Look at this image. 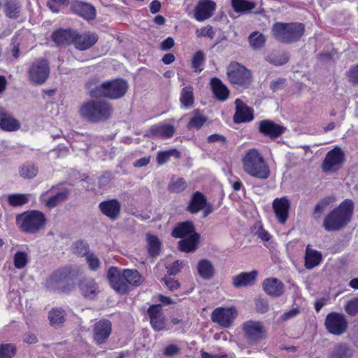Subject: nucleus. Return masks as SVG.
<instances>
[{"instance_id": "34", "label": "nucleus", "mask_w": 358, "mask_h": 358, "mask_svg": "<svg viewBox=\"0 0 358 358\" xmlns=\"http://www.w3.org/2000/svg\"><path fill=\"white\" fill-rule=\"evenodd\" d=\"M176 132L174 126L170 124H163L161 125H153L150 128L152 136L162 138H171Z\"/></svg>"}, {"instance_id": "15", "label": "nucleus", "mask_w": 358, "mask_h": 358, "mask_svg": "<svg viewBox=\"0 0 358 358\" xmlns=\"http://www.w3.org/2000/svg\"><path fill=\"white\" fill-rule=\"evenodd\" d=\"M286 129L283 125L277 124L271 120H264L258 123L259 132L271 139L280 137L285 132Z\"/></svg>"}, {"instance_id": "50", "label": "nucleus", "mask_w": 358, "mask_h": 358, "mask_svg": "<svg viewBox=\"0 0 358 358\" xmlns=\"http://www.w3.org/2000/svg\"><path fill=\"white\" fill-rule=\"evenodd\" d=\"M176 154V157H180V152L176 149H172L167 151H161L157 153V162L159 165L166 163L170 157Z\"/></svg>"}, {"instance_id": "54", "label": "nucleus", "mask_w": 358, "mask_h": 358, "mask_svg": "<svg viewBox=\"0 0 358 358\" xmlns=\"http://www.w3.org/2000/svg\"><path fill=\"white\" fill-rule=\"evenodd\" d=\"M289 56L288 53H282L278 55L268 56L266 60L275 66H281L288 62Z\"/></svg>"}, {"instance_id": "58", "label": "nucleus", "mask_w": 358, "mask_h": 358, "mask_svg": "<svg viewBox=\"0 0 358 358\" xmlns=\"http://www.w3.org/2000/svg\"><path fill=\"white\" fill-rule=\"evenodd\" d=\"M182 268V262L177 260L166 266L169 275H176L180 272Z\"/></svg>"}, {"instance_id": "43", "label": "nucleus", "mask_w": 358, "mask_h": 358, "mask_svg": "<svg viewBox=\"0 0 358 358\" xmlns=\"http://www.w3.org/2000/svg\"><path fill=\"white\" fill-rule=\"evenodd\" d=\"M231 6L236 13H248L255 8V3L248 0H231Z\"/></svg>"}, {"instance_id": "59", "label": "nucleus", "mask_w": 358, "mask_h": 358, "mask_svg": "<svg viewBox=\"0 0 358 358\" xmlns=\"http://www.w3.org/2000/svg\"><path fill=\"white\" fill-rule=\"evenodd\" d=\"M197 37H208L213 39L215 36V31L211 26H207L206 27L197 29L196 31Z\"/></svg>"}, {"instance_id": "61", "label": "nucleus", "mask_w": 358, "mask_h": 358, "mask_svg": "<svg viewBox=\"0 0 358 358\" xmlns=\"http://www.w3.org/2000/svg\"><path fill=\"white\" fill-rule=\"evenodd\" d=\"M347 75L350 83L358 85V64L352 66Z\"/></svg>"}, {"instance_id": "36", "label": "nucleus", "mask_w": 358, "mask_h": 358, "mask_svg": "<svg viewBox=\"0 0 358 358\" xmlns=\"http://www.w3.org/2000/svg\"><path fill=\"white\" fill-rule=\"evenodd\" d=\"M197 271L201 278L204 280H210L215 275V268L208 259H201L198 262Z\"/></svg>"}, {"instance_id": "64", "label": "nucleus", "mask_w": 358, "mask_h": 358, "mask_svg": "<svg viewBox=\"0 0 358 358\" xmlns=\"http://www.w3.org/2000/svg\"><path fill=\"white\" fill-rule=\"evenodd\" d=\"M285 82L286 80L285 78H278L271 83L270 88L273 92H276L283 87Z\"/></svg>"}, {"instance_id": "44", "label": "nucleus", "mask_w": 358, "mask_h": 358, "mask_svg": "<svg viewBox=\"0 0 358 358\" xmlns=\"http://www.w3.org/2000/svg\"><path fill=\"white\" fill-rule=\"evenodd\" d=\"M70 193L71 191L69 189H63L55 196L49 198L46 202V206L50 208L56 207L59 203L65 201L68 199Z\"/></svg>"}, {"instance_id": "31", "label": "nucleus", "mask_w": 358, "mask_h": 358, "mask_svg": "<svg viewBox=\"0 0 358 358\" xmlns=\"http://www.w3.org/2000/svg\"><path fill=\"white\" fill-rule=\"evenodd\" d=\"M210 84L216 99L220 101H224L228 99L229 90L220 78L216 77L211 78Z\"/></svg>"}, {"instance_id": "24", "label": "nucleus", "mask_w": 358, "mask_h": 358, "mask_svg": "<svg viewBox=\"0 0 358 358\" xmlns=\"http://www.w3.org/2000/svg\"><path fill=\"white\" fill-rule=\"evenodd\" d=\"M78 288L82 296L90 300L96 298L99 293V287L96 281L92 278H83L78 283Z\"/></svg>"}, {"instance_id": "27", "label": "nucleus", "mask_w": 358, "mask_h": 358, "mask_svg": "<svg viewBox=\"0 0 358 358\" xmlns=\"http://www.w3.org/2000/svg\"><path fill=\"white\" fill-rule=\"evenodd\" d=\"M76 31L71 29H59L52 34V41L57 45H69L73 43Z\"/></svg>"}, {"instance_id": "48", "label": "nucleus", "mask_w": 358, "mask_h": 358, "mask_svg": "<svg viewBox=\"0 0 358 358\" xmlns=\"http://www.w3.org/2000/svg\"><path fill=\"white\" fill-rule=\"evenodd\" d=\"M205 57L201 50L197 51L192 59V68L196 73H200L203 70Z\"/></svg>"}, {"instance_id": "14", "label": "nucleus", "mask_w": 358, "mask_h": 358, "mask_svg": "<svg viewBox=\"0 0 358 358\" xmlns=\"http://www.w3.org/2000/svg\"><path fill=\"white\" fill-rule=\"evenodd\" d=\"M107 278L111 287L119 294H125L129 290V286L124 276L123 271L121 272L117 267L111 266L107 272Z\"/></svg>"}, {"instance_id": "49", "label": "nucleus", "mask_w": 358, "mask_h": 358, "mask_svg": "<svg viewBox=\"0 0 358 358\" xmlns=\"http://www.w3.org/2000/svg\"><path fill=\"white\" fill-rule=\"evenodd\" d=\"M187 182L182 178L172 180L169 185V190L174 193H180L187 188Z\"/></svg>"}, {"instance_id": "56", "label": "nucleus", "mask_w": 358, "mask_h": 358, "mask_svg": "<svg viewBox=\"0 0 358 358\" xmlns=\"http://www.w3.org/2000/svg\"><path fill=\"white\" fill-rule=\"evenodd\" d=\"M345 312L350 316H355L358 314V297L349 300L345 306Z\"/></svg>"}, {"instance_id": "1", "label": "nucleus", "mask_w": 358, "mask_h": 358, "mask_svg": "<svg viewBox=\"0 0 358 358\" xmlns=\"http://www.w3.org/2000/svg\"><path fill=\"white\" fill-rule=\"evenodd\" d=\"M98 80L93 78L87 83L89 95L92 98H105L117 100L122 98L129 89L128 83L122 78H117L96 85Z\"/></svg>"}, {"instance_id": "19", "label": "nucleus", "mask_w": 358, "mask_h": 358, "mask_svg": "<svg viewBox=\"0 0 358 358\" xmlns=\"http://www.w3.org/2000/svg\"><path fill=\"white\" fill-rule=\"evenodd\" d=\"M98 207L101 213L111 221H115L120 217L122 206L116 199L103 201Z\"/></svg>"}, {"instance_id": "41", "label": "nucleus", "mask_w": 358, "mask_h": 358, "mask_svg": "<svg viewBox=\"0 0 358 358\" xmlns=\"http://www.w3.org/2000/svg\"><path fill=\"white\" fill-rule=\"evenodd\" d=\"M248 42L253 50H259L264 47L266 37L259 31H253L248 36Z\"/></svg>"}, {"instance_id": "57", "label": "nucleus", "mask_w": 358, "mask_h": 358, "mask_svg": "<svg viewBox=\"0 0 358 358\" xmlns=\"http://www.w3.org/2000/svg\"><path fill=\"white\" fill-rule=\"evenodd\" d=\"M86 260L90 270L96 271L100 267V260L94 253L88 254L86 256Z\"/></svg>"}, {"instance_id": "28", "label": "nucleus", "mask_w": 358, "mask_h": 358, "mask_svg": "<svg viewBox=\"0 0 358 358\" xmlns=\"http://www.w3.org/2000/svg\"><path fill=\"white\" fill-rule=\"evenodd\" d=\"M19 121L15 119L5 108L0 107V128L6 131H14L20 129Z\"/></svg>"}, {"instance_id": "37", "label": "nucleus", "mask_w": 358, "mask_h": 358, "mask_svg": "<svg viewBox=\"0 0 358 358\" xmlns=\"http://www.w3.org/2000/svg\"><path fill=\"white\" fill-rule=\"evenodd\" d=\"M20 3L18 0H5L4 13L10 19H16L20 16Z\"/></svg>"}, {"instance_id": "46", "label": "nucleus", "mask_w": 358, "mask_h": 358, "mask_svg": "<svg viewBox=\"0 0 358 358\" xmlns=\"http://www.w3.org/2000/svg\"><path fill=\"white\" fill-rule=\"evenodd\" d=\"M38 171V166L31 163H26L19 168L20 176L25 179L34 178Z\"/></svg>"}, {"instance_id": "7", "label": "nucleus", "mask_w": 358, "mask_h": 358, "mask_svg": "<svg viewBox=\"0 0 358 358\" xmlns=\"http://www.w3.org/2000/svg\"><path fill=\"white\" fill-rule=\"evenodd\" d=\"M77 277V272L68 267L57 270L46 278L45 287L50 290H70Z\"/></svg>"}, {"instance_id": "25", "label": "nucleus", "mask_w": 358, "mask_h": 358, "mask_svg": "<svg viewBox=\"0 0 358 358\" xmlns=\"http://www.w3.org/2000/svg\"><path fill=\"white\" fill-rule=\"evenodd\" d=\"M263 289L269 296L279 297L284 294L285 285L278 278H268L265 279L262 283Z\"/></svg>"}, {"instance_id": "8", "label": "nucleus", "mask_w": 358, "mask_h": 358, "mask_svg": "<svg viewBox=\"0 0 358 358\" xmlns=\"http://www.w3.org/2000/svg\"><path fill=\"white\" fill-rule=\"evenodd\" d=\"M229 82L237 87H247L251 83V73L243 65L233 62L229 64L227 71Z\"/></svg>"}, {"instance_id": "13", "label": "nucleus", "mask_w": 358, "mask_h": 358, "mask_svg": "<svg viewBox=\"0 0 358 358\" xmlns=\"http://www.w3.org/2000/svg\"><path fill=\"white\" fill-rule=\"evenodd\" d=\"M243 331L249 343H256L265 338L264 328L260 322L249 320L244 322Z\"/></svg>"}, {"instance_id": "42", "label": "nucleus", "mask_w": 358, "mask_h": 358, "mask_svg": "<svg viewBox=\"0 0 358 358\" xmlns=\"http://www.w3.org/2000/svg\"><path fill=\"white\" fill-rule=\"evenodd\" d=\"M148 251L150 257H155L159 255L161 243L159 238L150 234H147Z\"/></svg>"}, {"instance_id": "40", "label": "nucleus", "mask_w": 358, "mask_h": 358, "mask_svg": "<svg viewBox=\"0 0 358 358\" xmlns=\"http://www.w3.org/2000/svg\"><path fill=\"white\" fill-rule=\"evenodd\" d=\"M180 101L185 108H189L193 106L194 103V97L192 86H185L182 89Z\"/></svg>"}, {"instance_id": "47", "label": "nucleus", "mask_w": 358, "mask_h": 358, "mask_svg": "<svg viewBox=\"0 0 358 358\" xmlns=\"http://www.w3.org/2000/svg\"><path fill=\"white\" fill-rule=\"evenodd\" d=\"M206 121L207 118L204 115H201L198 110H195L194 115L192 117L187 124V128L189 129H199L202 127Z\"/></svg>"}, {"instance_id": "53", "label": "nucleus", "mask_w": 358, "mask_h": 358, "mask_svg": "<svg viewBox=\"0 0 358 358\" xmlns=\"http://www.w3.org/2000/svg\"><path fill=\"white\" fill-rule=\"evenodd\" d=\"M329 204V199L327 198L320 200L315 206L313 212V217L315 220L320 219L323 215L325 208Z\"/></svg>"}, {"instance_id": "38", "label": "nucleus", "mask_w": 358, "mask_h": 358, "mask_svg": "<svg viewBox=\"0 0 358 358\" xmlns=\"http://www.w3.org/2000/svg\"><path fill=\"white\" fill-rule=\"evenodd\" d=\"M65 312L61 308H52L48 314L50 325L54 327H61L65 322Z\"/></svg>"}, {"instance_id": "6", "label": "nucleus", "mask_w": 358, "mask_h": 358, "mask_svg": "<svg viewBox=\"0 0 358 358\" xmlns=\"http://www.w3.org/2000/svg\"><path fill=\"white\" fill-rule=\"evenodd\" d=\"M45 215L38 210H27L16 216V224L21 231L34 234L44 227Z\"/></svg>"}, {"instance_id": "20", "label": "nucleus", "mask_w": 358, "mask_h": 358, "mask_svg": "<svg viewBox=\"0 0 358 358\" xmlns=\"http://www.w3.org/2000/svg\"><path fill=\"white\" fill-rule=\"evenodd\" d=\"M272 206L278 221L281 224H285L288 219L291 207L289 200L286 196L276 198L273 200Z\"/></svg>"}, {"instance_id": "4", "label": "nucleus", "mask_w": 358, "mask_h": 358, "mask_svg": "<svg viewBox=\"0 0 358 358\" xmlns=\"http://www.w3.org/2000/svg\"><path fill=\"white\" fill-rule=\"evenodd\" d=\"M244 171L252 177L266 180L270 176V169L263 156L256 149H250L243 158Z\"/></svg>"}, {"instance_id": "35", "label": "nucleus", "mask_w": 358, "mask_h": 358, "mask_svg": "<svg viewBox=\"0 0 358 358\" xmlns=\"http://www.w3.org/2000/svg\"><path fill=\"white\" fill-rule=\"evenodd\" d=\"M322 256L320 252L310 249L308 246L306 250L305 266L307 269H312L318 266L322 262Z\"/></svg>"}, {"instance_id": "21", "label": "nucleus", "mask_w": 358, "mask_h": 358, "mask_svg": "<svg viewBox=\"0 0 358 358\" xmlns=\"http://www.w3.org/2000/svg\"><path fill=\"white\" fill-rule=\"evenodd\" d=\"M236 111L233 120L235 123L248 122L254 119L253 110L241 99L235 100Z\"/></svg>"}, {"instance_id": "45", "label": "nucleus", "mask_w": 358, "mask_h": 358, "mask_svg": "<svg viewBox=\"0 0 358 358\" xmlns=\"http://www.w3.org/2000/svg\"><path fill=\"white\" fill-rule=\"evenodd\" d=\"M29 194H11L8 196V203L12 207H20L27 203L29 201Z\"/></svg>"}, {"instance_id": "2", "label": "nucleus", "mask_w": 358, "mask_h": 358, "mask_svg": "<svg viewBox=\"0 0 358 358\" xmlns=\"http://www.w3.org/2000/svg\"><path fill=\"white\" fill-rule=\"evenodd\" d=\"M353 211V201L350 199L344 200L326 216L323 222L324 228L328 231H338L344 228L350 222Z\"/></svg>"}, {"instance_id": "60", "label": "nucleus", "mask_w": 358, "mask_h": 358, "mask_svg": "<svg viewBox=\"0 0 358 358\" xmlns=\"http://www.w3.org/2000/svg\"><path fill=\"white\" fill-rule=\"evenodd\" d=\"M268 303L266 299H257L255 301V308L257 312L259 313H265L268 310Z\"/></svg>"}, {"instance_id": "9", "label": "nucleus", "mask_w": 358, "mask_h": 358, "mask_svg": "<svg viewBox=\"0 0 358 358\" xmlns=\"http://www.w3.org/2000/svg\"><path fill=\"white\" fill-rule=\"evenodd\" d=\"M50 74L49 62L45 59H40L34 62L28 71L29 80L36 85H42L48 79Z\"/></svg>"}, {"instance_id": "33", "label": "nucleus", "mask_w": 358, "mask_h": 358, "mask_svg": "<svg viewBox=\"0 0 358 358\" xmlns=\"http://www.w3.org/2000/svg\"><path fill=\"white\" fill-rule=\"evenodd\" d=\"M199 239L200 235L198 233L192 234L178 242V249L187 253L194 252L197 248Z\"/></svg>"}, {"instance_id": "55", "label": "nucleus", "mask_w": 358, "mask_h": 358, "mask_svg": "<svg viewBox=\"0 0 358 358\" xmlns=\"http://www.w3.org/2000/svg\"><path fill=\"white\" fill-rule=\"evenodd\" d=\"M16 350L13 345L0 344V358H12Z\"/></svg>"}, {"instance_id": "39", "label": "nucleus", "mask_w": 358, "mask_h": 358, "mask_svg": "<svg viewBox=\"0 0 358 358\" xmlns=\"http://www.w3.org/2000/svg\"><path fill=\"white\" fill-rule=\"evenodd\" d=\"M123 272L128 285L139 286L143 282V277L136 269H124Z\"/></svg>"}, {"instance_id": "52", "label": "nucleus", "mask_w": 358, "mask_h": 358, "mask_svg": "<svg viewBox=\"0 0 358 358\" xmlns=\"http://www.w3.org/2000/svg\"><path fill=\"white\" fill-rule=\"evenodd\" d=\"M28 263V255L25 252L17 251L14 255V266L16 268L22 269Z\"/></svg>"}, {"instance_id": "63", "label": "nucleus", "mask_w": 358, "mask_h": 358, "mask_svg": "<svg viewBox=\"0 0 358 358\" xmlns=\"http://www.w3.org/2000/svg\"><path fill=\"white\" fill-rule=\"evenodd\" d=\"M180 352V348L177 345L170 344L164 350V355L167 357L173 356Z\"/></svg>"}, {"instance_id": "32", "label": "nucleus", "mask_w": 358, "mask_h": 358, "mask_svg": "<svg viewBox=\"0 0 358 358\" xmlns=\"http://www.w3.org/2000/svg\"><path fill=\"white\" fill-rule=\"evenodd\" d=\"M194 233L196 232L194 223L192 221H185L176 225L171 231V236L176 238H185Z\"/></svg>"}, {"instance_id": "26", "label": "nucleus", "mask_w": 358, "mask_h": 358, "mask_svg": "<svg viewBox=\"0 0 358 358\" xmlns=\"http://www.w3.org/2000/svg\"><path fill=\"white\" fill-rule=\"evenodd\" d=\"M257 274V271L255 270L250 272H242L232 278V285L235 288L252 286L256 282Z\"/></svg>"}, {"instance_id": "11", "label": "nucleus", "mask_w": 358, "mask_h": 358, "mask_svg": "<svg viewBox=\"0 0 358 358\" xmlns=\"http://www.w3.org/2000/svg\"><path fill=\"white\" fill-rule=\"evenodd\" d=\"M238 315L235 307L216 308L211 314V320L223 328H229Z\"/></svg>"}, {"instance_id": "51", "label": "nucleus", "mask_w": 358, "mask_h": 358, "mask_svg": "<svg viewBox=\"0 0 358 358\" xmlns=\"http://www.w3.org/2000/svg\"><path fill=\"white\" fill-rule=\"evenodd\" d=\"M72 250L74 254L82 257L87 256L88 254H90L89 245L84 241H76L72 247Z\"/></svg>"}, {"instance_id": "17", "label": "nucleus", "mask_w": 358, "mask_h": 358, "mask_svg": "<svg viewBox=\"0 0 358 358\" xmlns=\"http://www.w3.org/2000/svg\"><path fill=\"white\" fill-rule=\"evenodd\" d=\"M71 10L76 15L86 20L95 19L96 10L91 3L82 1H74L70 3Z\"/></svg>"}, {"instance_id": "3", "label": "nucleus", "mask_w": 358, "mask_h": 358, "mask_svg": "<svg viewBox=\"0 0 358 358\" xmlns=\"http://www.w3.org/2000/svg\"><path fill=\"white\" fill-rule=\"evenodd\" d=\"M113 112L110 103L103 99H91L80 108V115L91 122H101L108 120Z\"/></svg>"}, {"instance_id": "16", "label": "nucleus", "mask_w": 358, "mask_h": 358, "mask_svg": "<svg viewBox=\"0 0 358 358\" xmlns=\"http://www.w3.org/2000/svg\"><path fill=\"white\" fill-rule=\"evenodd\" d=\"M111 331V322L106 319L100 320L94 324V341L98 345L105 343L109 338Z\"/></svg>"}, {"instance_id": "22", "label": "nucleus", "mask_w": 358, "mask_h": 358, "mask_svg": "<svg viewBox=\"0 0 358 358\" xmlns=\"http://www.w3.org/2000/svg\"><path fill=\"white\" fill-rule=\"evenodd\" d=\"M150 324L157 331L163 330L165 327V317L162 313L161 304L151 305L148 309Z\"/></svg>"}, {"instance_id": "29", "label": "nucleus", "mask_w": 358, "mask_h": 358, "mask_svg": "<svg viewBox=\"0 0 358 358\" xmlns=\"http://www.w3.org/2000/svg\"><path fill=\"white\" fill-rule=\"evenodd\" d=\"M355 354L353 348L346 343H339L329 352L327 358H352Z\"/></svg>"}, {"instance_id": "62", "label": "nucleus", "mask_w": 358, "mask_h": 358, "mask_svg": "<svg viewBox=\"0 0 358 358\" xmlns=\"http://www.w3.org/2000/svg\"><path fill=\"white\" fill-rule=\"evenodd\" d=\"M162 281L164 282L165 285H166L167 288L170 291H174L179 288L180 283L178 280H174L171 278L165 277L162 278Z\"/></svg>"}, {"instance_id": "5", "label": "nucleus", "mask_w": 358, "mask_h": 358, "mask_svg": "<svg viewBox=\"0 0 358 358\" xmlns=\"http://www.w3.org/2000/svg\"><path fill=\"white\" fill-rule=\"evenodd\" d=\"M273 37L282 43L290 44L300 40L305 31L301 22H275L271 29Z\"/></svg>"}, {"instance_id": "10", "label": "nucleus", "mask_w": 358, "mask_h": 358, "mask_svg": "<svg viewBox=\"0 0 358 358\" xmlns=\"http://www.w3.org/2000/svg\"><path fill=\"white\" fill-rule=\"evenodd\" d=\"M324 326L330 334L340 336L347 331L348 322L343 314L331 312L327 315Z\"/></svg>"}, {"instance_id": "30", "label": "nucleus", "mask_w": 358, "mask_h": 358, "mask_svg": "<svg viewBox=\"0 0 358 358\" xmlns=\"http://www.w3.org/2000/svg\"><path fill=\"white\" fill-rule=\"evenodd\" d=\"M206 196L199 191L195 192L187 206V210L191 214H196L202 210L206 205Z\"/></svg>"}, {"instance_id": "23", "label": "nucleus", "mask_w": 358, "mask_h": 358, "mask_svg": "<svg viewBox=\"0 0 358 358\" xmlns=\"http://www.w3.org/2000/svg\"><path fill=\"white\" fill-rule=\"evenodd\" d=\"M98 39L99 36L95 33L88 32L80 34L76 31L73 45L77 50L84 51L91 48L98 41Z\"/></svg>"}, {"instance_id": "12", "label": "nucleus", "mask_w": 358, "mask_h": 358, "mask_svg": "<svg viewBox=\"0 0 358 358\" xmlns=\"http://www.w3.org/2000/svg\"><path fill=\"white\" fill-rule=\"evenodd\" d=\"M345 161L343 151L339 147H335L327 154L322 164V169L324 173L338 170Z\"/></svg>"}, {"instance_id": "18", "label": "nucleus", "mask_w": 358, "mask_h": 358, "mask_svg": "<svg viewBox=\"0 0 358 358\" xmlns=\"http://www.w3.org/2000/svg\"><path fill=\"white\" fill-rule=\"evenodd\" d=\"M216 9V3L212 0H199L194 10V17L203 22L211 17Z\"/></svg>"}]
</instances>
